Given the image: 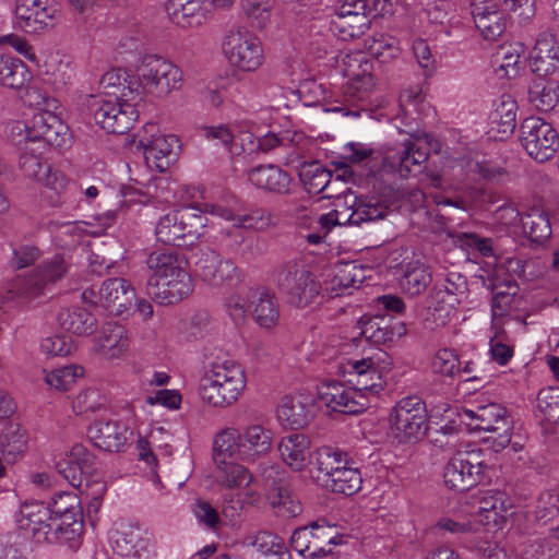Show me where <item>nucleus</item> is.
Segmentation results:
<instances>
[{
	"label": "nucleus",
	"instance_id": "1",
	"mask_svg": "<svg viewBox=\"0 0 559 559\" xmlns=\"http://www.w3.org/2000/svg\"><path fill=\"white\" fill-rule=\"evenodd\" d=\"M388 213L389 207L379 200H359L357 202V198L353 194L344 198L337 197L333 211L311 219L310 228L313 231L306 235L305 238L310 245H319L337 225L360 227L365 223L383 219Z\"/></svg>",
	"mask_w": 559,
	"mask_h": 559
},
{
	"label": "nucleus",
	"instance_id": "2",
	"mask_svg": "<svg viewBox=\"0 0 559 559\" xmlns=\"http://www.w3.org/2000/svg\"><path fill=\"white\" fill-rule=\"evenodd\" d=\"M129 84L120 96H94L90 104L95 123L107 133L123 134L139 118V106L142 103L140 84Z\"/></svg>",
	"mask_w": 559,
	"mask_h": 559
},
{
	"label": "nucleus",
	"instance_id": "3",
	"mask_svg": "<svg viewBox=\"0 0 559 559\" xmlns=\"http://www.w3.org/2000/svg\"><path fill=\"white\" fill-rule=\"evenodd\" d=\"M246 388L242 367L234 360L214 361L200 379L202 400L215 407L234 404Z\"/></svg>",
	"mask_w": 559,
	"mask_h": 559
},
{
	"label": "nucleus",
	"instance_id": "4",
	"mask_svg": "<svg viewBox=\"0 0 559 559\" xmlns=\"http://www.w3.org/2000/svg\"><path fill=\"white\" fill-rule=\"evenodd\" d=\"M271 281L287 302L298 308L313 302L321 289L316 275L299 258L277 263L271 272Z\"/></svg>",
	"mask_w": 559,
	"mask_h": 559
},
{
	"label": "nucleus",
	"instance_id": "5",
	"mask_svg": "<svg viewBox=\"0 0 559 559\" xmlns=\"http://www.w3.org/2000/svg\"><path fill=\"white\" fill-rule=\"evenodd\" d=\"M207 223V216L195 206L173 210L158 219L156 238L165 245L190 246L203 235Z\"/></svg>",
	"mask_w": 559,
	"mask_h": 559
},
{
	"label": "nucleus",
	"instance_id": "6",
	"mask_svg": "<svg viewBox=\"0 0 559 559\" xmlns=\"http://www.w3.org/2000/svg\"><path fill=\"white\" fill-rule=\"evenodd\" d=\"M461 420L471 431L490 433L485 438V442L490 443L495 452L502 451L511 441L512 420L500 404L488 403L465 408L461 414Z\"/></svg>",
	"mask_w": 559,
	"mask_h": 559
},
{
	"label": "nucleus",
	"instance_id": "7",
	"mask_svg": "<svg viewBox=\"0 0 559 559\" xmlns=\"http://www.w3.org/2000/svg\"><path fill=\"white\" fill-rule=\"evenodd\" d=\"M484 450L474 448L457 451L443 469L444 484L456 491H467L490 480V466Z\"/></svg>",
	"mask_w": 559,
	"mask_h": 559
},
{
	"label": "nucleus",
	"instance_id": "8",
	"mask_svg": "<svg viewBox=\"0 0 559 559\" xmlns=\"http://www.w3.org/2000/svg\"><path fill=\"white\" fill-rule=\"evenodd\" d=\"M67 127L50 111H39L26 121H14L10 128L11 141L27 148L29 143L41 146H61Z\"/></svg>",
	"mask_w": 559,
	"mask_h": 559
},
{
	"label": "nucleus",
	"instance_id": "9",
	"mask_svg": "<svg viewBox=\"0 0 559 559\" xmlns=\"http://www.w3.org/2000/svg\"><path fill=\"white\" fill-rule=\"evenodd\" d=\"M390 428L399 442L420 440L428 429L425 402L417 395L401 399L390 414Z\"/></svg>",
	"mask_w": 559,
	"mask_h": 559
},
{
	"label": "nucleus",
	"instance_id": "10",
	"mask_svg": "<svg viewBox=\"0 0 559 559\" xmlns=\"http://www.w3.org/2000/svg\"><path fill=\"white\" fill-rule=\"evenodd\" d=\"M141 95L143 91L158 97L178 90L182 82V71L168 60L157 55H145L136 67ZM143 99V97L141 96Z\"/></svg>",
	"mask_w": 559,
	"mask_h": 559
},
{
	"label": "nucleus",
	"instance_id": "11",
	"mask_svg": "<svg viewBox=\"0 0 559 559\" xmlns=\"http://www.w3.org/2000/svg\"><path fill=\"white\" fill-rule=\"evenodd\" d=\"M388 355L385 352L380 350L378 354L358 359L347 360L340 364L338 374L346 378V381L353 385L359 393L377 394L379 393L385 381L383 373L389 369L391 362L386 361Z\"/></svg>",
	"mask_w": 559,
	"mask_h": 559
},
{
	"label": "nucleus",
	"instance_id": "12",
	"mask_svg": "<svg viewBox=\"0 0 559 559\" xmlns=\"http://www.w3.org/2000/svg\"><path fill=\"white\" fill-rule=\"evenodd\" d=\"M520 142L530 157L538 163H545L559 150V133L550 122L531 116L520 126Z\"/></svg>",
	"mask_w": 559,
	"mask_h": 559
},
{
	"label": "nucleus",
	"instance_id": "13",
	"mask_svg": "<svg viewBox=\"0 0 559 559\" xmlns=\"http://www.w3.org/2000/svg\"><path fill=\"white\" fill-rule=\"evenodd\" d=\"M222 48L229 62L242 71H255L264 61L261 41L243 28L228 31Z\"/></svg>",
	"mask_w": 559,
	"mask_h": 559
},
{
	"label": "nucleus",
	"instance_id": "14",
	"mask_svg": "<svg viewBox=\"0 0 559 559\" xmlns=\"http://www.w3.org/2000/svg\"><path fill=\"white\" fill-rule=\"evenodd\" d=\"M467 292L466 278L457 272H450L445 278L438 281L431 292L433 310L431 316L436 326H443L449 321L461 297Z\"/></svg>",
	"mask_w": 559,
	"mask_h": 559
},
{
	"label": "nucleus",
	"instance_id": "15",
	"mask_svg": "<svg viewBox=\"0 0 559 559\" xmlns=\"http://www.w3.org/2000/svg\"><path fill=\"white\" fill-rule=\"evenodd\" d=\"M258 473L269 487V498L274 508L283 510L287 516H296L301 512V504L289 486L288 475L280 465L262 462Z\"/></svg>",
	"mask_w": 559,
	"mask_h": 559
},
{
	"label": "nucleus",
	"instance_id": "16",
	"mask_svg": "<svg viewBox=\"0 0 559 559\" xmlns=\"http://www.w3.org/2000/svg\"><path fill=\"white\" fill-rule=\"evenodd\" d=\"M318 396L331 411L343 414L357 415L370 406L366 394L334 380L322 382L318 386Z\"/></svg>",
	"mask_w": 559,
	"mask_h": 559
},
{
	"label": "nucleus",
	"instance_id": "17",
	"mask_svg": "<svg viewBox=\"0 0 559 559\" xmlns=\"http://www.w3.org/2000/svg\"><path fill=\"white\" fill-rule=\"evenodd\" d=\"M194 273L212 287H231L240 281L238 267L214 250L201 251L194 263Z\"/></svg>",
	"mask_w": 559,
	"mask_h": 559
},
{
	"label": "nucleus",
	"instance_id": "18",
	"mask_svg": "<svg viewBox=\"0 0 559 559\" xmlns=\"http://www.w3.org/2000/svg\"><path fill=\"white\" fill-rule=\"evenodd\" d=\"M19 166L26 177L41 182L59 195H73L81 191V188L75 182L68 180L64 175L52 171L50 165L37 154L23 152L19 159Z\"/></svg>",
	"mask_w": 559,
	"mask_h": 559
},
{
	"label": "nucleus",
	"instance_id": "19",
	"mask_svg": "<svg viewBox=\"0 0 559 559\" xmlns=\"http://www.w3.org/2000/svg\"><path fill=\"white\" fill-rule=\"evenodd\" d=\"M15 16L26 33H40L56 25L59 9L52 0H16Z\"/></svg>",
	"mask_w": 559,
	"mask_h": 559
},
{
	"label": "nucleus",
	"instance_id": "20",
	"mask_svg": "<svg viewBox=\"0 0 559 559\" xmlns=\"http://www.w3.org/2000/svg\"><path fill=\"white\" fill-rule=\"evenodd\" d=\"M132 431L121 420L97 419L87 428V437L99 450L120 452L128 443Z\"/></svg>",
	"mask_w": 559,
	"mask_h": 559
},
{
	"label": "nucleus",
	"instance_id": "21",
	"mask_svg": "<svg viewBox=\"0 0 559 559\" xmlns=\"http://www.w3.org/2000/svg\"><path fill=\"white\" fill-rule=\"evenodd\" d=\"M69 264L63 255L55 254L45 260L28 276L22 285V294L26 298H34L44 293L48 285L61 280L68 272Z\"/></svg>",
	"mask_w": 559,
	"mask_h": 559
},
{
	"label": "nucleus",
	"instance_id": "22",
	"mask_svg": "<svg viewBox=\"0 0 559 559\" xmlns=\"http://www.w3.org/2000/svg\"><path fill=\"white\" fill-rule=\"evenodd\" d=\"M191 292L192 280L186 270L146 284V294L160 305H175L188 297Z\"/></svg>",
	"mask_w": 559,
	"mask_h": 559
},
{
	"label": "nucleus",
	"instance_id": "23",
	"mask_svg": "<svg viewBox=\"0 0 559 559\" xmlns=\"http://www.w3.org/2000/svg\"><path fill=\"white\" fill-rule=\"evenodd\" d=\"M238 457L253 463L265 457L272 449L273 435L261 425H251L238 430Z\"/></svg>",
	"mask_w": 559,
	"mask_h": 559
},
{
	"label": "nucleus",
	"instance_id": "24",
	"mask_svg": "<svg viewBox=\"0 0 559 559\" xmlns=\"http://www.w3.org/2000/svg\"><path fill=\"white\" fill-rule=\"evenodd\" d=\"M178 138L174 134H159L153 136V139L146 143L141 140L140 144L143 147L146 165L159 173L166 171L178 156Z\"/></svg>",
	"mask_w": 559,
	"mask_h": 559
},
{
	"label": "nucleus",
	"instance_id": "25",
	"mask_svg": "<svg viewBox=\"0 0 559 559\" xmlns=\"http://www.w3.org/2000/svg\"><path fill=\"white\" fill-rule=\"evenodd\" d=\"M104 307L115 316H121L135 300V292L131 284L122 277L106 280L99 289Z\"/></svg>",
	"mask_w": 559,
	"mask_h": 559
},
{
	"label": "nucleus",
	"instance_id": "26",
	"mask_svg": "<svg viewBox=\"0 0 559 559\" xmlns=\"http://www.w3.org/2000/svg\"><path fill=\"white\" fill-rule=\"evenodd\" d=\"M112 550L121 557H147L148 539L143 537L142 530L136 526H122L110 535Z\"/></svg>",
	"mask_w": 559,
	"mask_h": 559
},
{
	"label": "nucleus",
	"instance_id": "27",
	"mask_svg": "<svg viewBox=\"0 0 559 559\" xmlns=\"http://www.w3.org/2000/svg\"><path fill=\"white\" fill-rule=\"evenodd\" d=\"M428 151L415 142L407 141L403 148L388 157L391 168L396 170L401 177L407 178L421 173L424 164L428 159Z\"/></svg>",
	"mask_w": 559,
	"mask_h": 559
},
{
	"label": "nucleus",
	"instance_id": "28",
	"mask_svg": "<svg viewBox=\"0 0 559 559\" xmlns=\"http://www.w3.org/2000/svg\"><path fill=\"white\" fill-rule=\"evenodd\" d=\"M371 270L356 261H346L335 264L331 286L326 290L335 293L336 296L346 294L350 288H359L368 277Z\"/></svg>",
	"mask_w": 559,
	"mask_h": 559
},
{
	"label": "nucleus",
	"instance_id": "29",
	"mask_svg": "<svg viewBox=\"0 0 559 559\" xmlns=\"http://www.w3.org/2000/svg\"><path fill=\"white\" fill-rule=\"evenodd\" d=\"M310 439L302 433H290L282 438L278 443V452L285 462L294 471H302L311 461Z\"/></svg>",
	"mask_w": 559,
	"mask_h": 559
},
{
	"label": "nucleus",
	"instance_id": "30",
	"mask_svg": "<svg viewBox=\"0 0 559 559\" xmlns=\"http://www.w3.org/2000/svg\"><path fill=\"white\" fill-rule=\"evenodd\" d=\"M128 346L127 331L124 326L116 322L104 324L95 343L96 352L107 359L119 357L128 349Z\"/></svg>",
	"mask_w": 559,
	"mask_h": 559
},
{
	"label": "nucleus",
	"instance_id": "31",
	"mask_svg": "<svg viewBox=\"0 0 559 559\" xmlns=\"http://www.w3.org/2000/svg\"><path fill=\"white\" fill-rule=\"evenodd\" d=\"M57 321L64 331L76 335H91L97 329L95 316L87 308L80 306L61 309Z\"/></svg>",
	"mask_w": 559,
	"mask_h": 559
},
{
	"label": "nucleus",
	"instance_id": "32",
	"mask_svg": "<svg viewBox=\"0 0 559 559\" xmlns=\"http://www.w3.org/2000/svg\"><path fill=\"white\" fill-rule=\"evenodd\" d=\"M166 11L177 25L192 27L202 24L206 7L203 0H168Z\"/></svg>",
	"mask_w": 559,
	"mask_h": 559
},
{
	"label": "nucleus",
	"instance_id": "33",
	"mask_svg": "<svg viewBox=\"0 0 559 559\" xmlns=\"http://www.w3.org/2000/svg\"><path fill=\"white\" fill-rule=\"evenodd\" d=\"M183 263V259L174 248L152 251L146 259L147 267L152 272L147 282L159 281L186 270Z\"/></svg>",
	"mask_w": 559,
	"mask_h": 559
},
{
	"label": "nucleus",
	"instance_id": "34",
	"mask_svg": "<svg viewBox=\"0 0 559 559\" xmlns=\"http://www.w3.org/2000/svg\"><path fill=\"white\" fill-rule=\"evenodd\" d=\"M249 181L260 189L275 193H287L290 186V176L274 165L257 166L248 174Z\"/></svg>",
	"mask_w": 559,
	"mask_h": 559
},
{
	"label": "nucleus",
	"instance_id": "35",
	"mask_svg": "<svg viewBox=\"0 0 559 559\" xmlns=\"http://www.w3.org/2000/svg\"><path fill=\"white\" fill-rule=\"evenodd\" d=\"M431 282L432 273L427 264L416 260L401 265L400 285L407 295L419 296Z\"/></svg>",
	"mask_w": 559,
	"mask_h": 559
},
{
	"label": "nucleus",
	"instance_id": "36",
	"mask_svg": "<svg viewBox=\"0 0 559 559\" xmlns=\"http://www.w3.org/2000/svg\"><path fill=\"white\" fill-rule=\"evenodd\" d=\"M359 335L367 342L376 345L392 343L395 337H401L405 330L400 328L395 331L390 326L389 320L384 317H362L359 322Z\"/></svg>",
	"mask_w": 559,
	"mask_h": 559
},
{
	"label": "nucleus",
	"instance_id": "37",
	"mask_svg": "<svg viewBox=\"0 0 559 559\" xmlns=\"http://www.w3.org/2000/svg\"><path fill=\"white\" fill-rule=\"evenodd\" d=\"M27 66L17 57L0 53V85L11 90L23 88L31 80Z\"/></svg>",
	"mask_w": 559,
	"mask_h": 559
},
{
	"label": "nucleus",
	"instance_id": "38",
	"mask_svg": "<svg viewBox=\"0 0 559 559\" xmlns=\"http://www.w3.org/2000/svg\"><path fill=\"white\" fill-rule=\"evenodd\" d=\"M348 454L333 447H321L318 448L311 456L310 463L317 466L319 472L318 479L324 484V478L331 477L332 474L342 468L344 465H348Z\"/></svg>",
	"mask_w": 559,
	"mask_h": 559
},
{
	"label": "nucleus",
	"instance_id": "39",
	"mask_svg": "<svg viewBox=\"0 0 559 559\" xmlns=\"http://www.w3.org/2000/svg\"><path fill=\"white\" fill-rule=\"evenodd\" d=\"M362 478L358 467L353 466V462L349 461L348 465H344L336 474L324 478L322 486L335 493L353 496L360 490Z\"/></svg>",
	"mask_w": 559,
	"mask_h": 559
},
{
	"label": "nucleus",
	"instance_id": "40",
	"mask_svg": "<svg viewBox=\"0 0 559 559\" xmlns=\"http://www.w3.org/2000/svg\"><path fill=\"white\" fill-rule=\"evenodd\" d=\"M528 100L539 111H549L559 103V83L551 79H535L528 87Z\"/></svg>",
	"mask_w": 559,
	"mask_h": 559
},
{
	"label": "nucleus",
	"instance_id": "41",
	"mask_svg": "<svg viewBox=\"0 0 559 559\" xmlns=\"http://www.w3.org/2000/svg\"><path fill=\"white\" fill-rule=\"evenodd\" d=\"M253 318L257 323L265 329H270L277 324L280 319V309L275 295L267 289L255 292L252 296Z\"/></svg>",
	"mask_w": 559,
	"mask_h": 559
},
{
	"label": "nucleus",
	"instance_id": "42",
	"mask_svg": "<svg viewBox=\"0 0 559 559\" xmlns=\"http://www.w3.org/2000/svg\"><path fill=\"white\" fill-rule=\"evenodd\" d=\"M371 19L368 14L356 13L345 14L334 13L332 27L343 40L360 37L369 28Z\"/></svg>",
	"mask_w": 559,
	"mask_h": 559
},
{
	"label": "nucleus",
	"instance_id": "43",
	"mask_svg": "<svg viewBox=\"0 0 559 559\" xmlns=\"http://www.w3.org/2000/svg\"><path fill=\"white\" fill-rule=\"evenodd\" d=\"M308 530L310 537V559L325 557L331 552V545H336V530L334 525H329L320 521L312 522Z\"/></svg>",
	"mask_w": 559,
	"mask_h": 559
},
{
	"label": "nucleus",
	"instance_id": "44",
	"mask_svg": "<svg viewBox=\"0 0 559 559\" xmlns=\"http://www.w3.org/2000/svg\"><path fill=\"white\" fill-rule=\"evenodd\" d=\"M276 414L281 425L293 430L304 428L309 421L306 405L289 396L282 399Z\"/></svg>",
	"mask_w": 559,
	"mask_h": 559
},
{
	"label": "nucleus",
	"instance_id": "45",
	"mask_svg": "<svg viewBox=\"0 0 559 559\" xmlns=\"http://www.w3.org/2000/svg\"><path fill=\"white\" fill-rule=\"evenodd\" d=\"M522 226L531 241L543 243L551 235V226L547 213L539 207H532L523 214Z\"/></svg>",
	"mask_w": 559,
	"mask_h": 559
},
{
	"label": "nucleus",
	"instance_id": "46",
	"mask_svg": "<svg viewBox=\"0 0 559 559\" xmlns=\"http://www.w3.org/2000/svg\"><path fill=\"white\" fill-rule=\"evenodd\" d=\"M52 516L56 521L52 528L57 531L60 544H68L70 548L76 547L78 539L83 531V512H70Z\"/></svg>",
	"mask_w": 559,
	"mask_h": 559
},
{
	"label": "nucleus",
	"instance_id": "47",
	"mask_svg": "<svg viewBox=\"0 0 559 559\" xmlns=\"http://www.w3.org/2000/svg\"><path fill=\"white\" fill-rule=\"evenodd\" d=\"M299 177L309 193H324L323 198L332 197L331 194L325 193L332 179L331 170L322 167L318 163H313L304 167L299 174Z\"/></svg>",
	"mask_w": 559,
	"mask_h": 559
},
{
	"label": "nucleus",
	"instance_id": "48",
	"mask_svg": "<svg viewBox=\"0 0 559 559\" xmlns=\"http://www.w3.org/2000/svg\"><path fill=\"white\" fill-rule=\"evenodd\" d=\"M216 465V480L222 486L227 488H241L242 486L247 487L252 480V475L248 468L233 460Z\"/></svg>",
	"mask_w": 559,
	"mask_h": 559
},
{
	"label": "nucleus",
	"instance_id": "49",
	"mask_svg": "<svg viewBox=\"0 0 559 559\" xmlns=\"http://www.w3.org/2000/svg\"><path fill=\"white\" fill-rule=\"evenodd\" d=\"M522 50L523 47L520 44L501 45L492 55L491 63L497 70L503 71L506 76H515Z\"/></svg>",
	"mask_w": 559,
	"mask_h": 559
},
{
	"label": "nucleus",
	"instance_id": "50",
	"mask_svg": "<svg viewBox=\"0 0 559 559\" xmlns=\"http://www.w3.org/2000/svg\"><path fill=\"white\" fill-rule=\"evenodd\" d=\"M238 430L227 429L219 432L213 443V457L216 464L238 457Z\"/></svg>",
	"mask_w": 559,
	"mask_h": 559
},
{
	"label": "nucleus",
	"instance_id": "51",
	"mask_svg": "<svg viewBox=\"0 0 559 559\" xmlns=\"http://www.w3.org/2000/svg\"><path fill=\"white\" fill-rule=\"evenodd\" d=\"M516 103L511 96H502L501 103L493 112V122L499 127V132L503 134L512 133L516 126Z\"/></svg>",
	"mask_w": 559,
	"mask_h": 559
},
{
	"label": "nucleus",
	"instance_id": "52",
	"mask_svg": "<svg viewBox=\"0 0 559 559\" xmlns=\"http://www.w3.org/2000/svg\"><path fill=\"white\" fill-rule=\"evenodd\" d=\"M537 408L548 423L559 421V386L542 389L537 394Z\"/></svg>",
	"mask_w": 559,
	"mask_h": 559
},
{
	"label": "nucleus",
	"instance_id": "53",
	"mask_svg": "<svg viewBox=\"0 0 559 559\" xmlns=\"http://www.w3.org/2000/svg\"><path fill=\"white\" fill-rule=\"evenodd\" d=\"M130 82H138V80H131L126 69L116 68L102 76L99 86L107 97H116L119 96L117 92L121 91L122 93Z\"/></svg>",
	"mask_w": 559,
	"mask_h": 559
},
{
	"label": "nucleus",
	"instance_id": "54",
	"mask_svg": "<svg viewBox=\"0 0 559 559\" xmlns=\"http://www.w3.org/2000/svg\"><path fill=\"white\" fill-rule=\"evenodd\" d=\"M83 374V368L75 365L64 366L47 373L46 383L58 391H68L78 377Z\"/></svg>",
	"mask_w": 559,
	"mask_h": 559
},
{
	"label": "nucleus",
	"instance_id": "55",
	"mask_svg": "<svg viewBox=\"0 0 559 559\" xmlns=\"http://www.w3.org/2000/svg\"><path fill=\"white\" fill-rule=\"evenodd\" d=\"M343 73L352 81L370 80V62L361 53L346 55L343 59Z\"/></svg>",
	"mask_w": 559,
	"mask_h": 559
},
{
	"label": "nucleus",
	"instance_id": "56",
	"mask_svg": "<svg viewBox=\"0 0 559 559\" xmlns=\"http://www.w3.org/2000/svg\"><path fill=\"white\" fill-rule=\"evenodd\" d=\"M431 368L435 373L454 377L461 372L457 355L452 349L443 348L433 356Z\"/></svg>",
	"mask_w": 559,
	"mask_h": 559
},
{
	"label": "nucleus",
	"instance_id": "57",
	"mask_svg": "<svg viewBox=\"0 0 559 559\" xmlns=\"http://www.w3.org/2000/svg\"><path fill=\"white\" fill-rule=\"evenodd\" d=\"M106 399L100 394L97 389L91 388L82 391L73 402V409L76 414L83 415L94 413L104 408Z\"/></svg>",
	"mask_w": 559,
	"mask_h": 559
},
{
	"label": "nucleus",
	"instance_id": "58",
	"mask_svg": "<svg viewBox=\"0 0 559 559\" xmlns=\"http://www.w3.org/2000/svg\"><path fill=\"white\" fill-rule=\"evenodd\" d=\"M476 27L487 40L498 39L506 31V19L501 11H491V15L486 16L485 20L480 17L477 20Z\"/></svg>",
	"mask_w": 559,
	"mask_h": 559
},
{
	"label": "nucleus",
	"instance_id": "59",
	"mask_svg": "<svg viewBox=\"0 0 559 559\" xmlns=\"http://www.w3.org/2000/svg\"><path fill=\"white\" fill-rule=\"evenodd\" d=\"M457 240L462 248L473 250L481 257H493V240L487 237H480L475 233H462L457 236Z\"/></svg>",
	"mask_w": 559,
	"mask_h": 559
},
{
	"label": "nucleus",
	"instance_id": "60",
	"mask_svg": "<svg viewBox=\"0 0 559 559\" xmlns=\"http://www.w3.org/2000/svg\"><path fill=\"white\" fill-rule=\"evenodd\" d=\"M536 519L543 523H548L559 515V492H543L536 506Z\"/></svg>",
	"mask_w": 559,
	"mask_h": 559
},
{
	"label": "nucleus",
	"instance_id": "61",
	"mask_svg": "<svg viewBox=\"0 0 559 559\" xmlns=\"http://www.w3.org/2000/svg\"><path fill=\"white\" fill-rule=\"evenodd\" d=\"M436 527L440 531H444L457 537L461 543L467 547L469 545L471 535L476 532L475 525L471 522H459L449 518H442L438 521Z\"/></svg>",
	"mask_w": 559,
	"mask_h": 559
},
{
	"label": "nucleus",
	"instance_id": "62",
	"mask_svg": "<svg viewBox=\"0 0 559 559\" xmlns=\"http://www.w3.org/2000/svg\"><path fill=\"white\" fill-rule=\"evenodd\" d=\"M242 495L239 492L225 496L222 509L224 516L234 520L245 509L246 504H251L257 500V493L253 490H247L245 493L246 498Z\"/></svg>",
	"mask_w": 559,
	"mask_h": 559
},
{
	"label": "nucleus",
	"instance_id": "63",
	"mask_svg": "<svg viewBox=\"0 0 559 559\" xmlns=\"http://www.w3.org/2000/svg\"><path fill=\"white\" fill-rule=\"evenodd\" d=\"M57 472L69 481L71 486L80 489L83 485V480H86L85 473L83 469L71 460V456L67 454L56 463Z\"/></svg>",
	"mask_w": 559,
	"mask_h": 559
},
{
	"label": "nucleus",
	"instance_id": "64",
	"mask_svg": "<svg viewBox=\"0 0 559 559\" xmlns=\"http://www.w3.org/2000/svg\"><path fill=\"white\" fill-rule=\"evenodd\" d=\"M253 546L263 555H285V544L282 537L262 531L254 536Z\"/></svg>",
	"mask_w": 559,
	"mask_h": 559
}]
</instances>
